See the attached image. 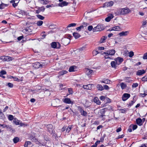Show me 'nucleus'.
Returning <instances> with one entry per match:
<instances>
[{
	"label": "nucleus",
	"mask_w": 147,
	"mask_h": 147,
	"mask_svg": "<svg viewBox=\"0 0 147 147\" xmlns=\"http://www.w3.org/2000/svg\"><path fill=\"white\" fill-rule=\"evenodd\" d=\"M138 86V84L137 83H134L132 85V87L133 88H136Z\"/></svg>",
	"instance_id": "obj_51"
},
{
	"label": "nucleus",
	"mask_w": 147,
	"mask_h": 147,
	"mask_svg": "<svg viewBox=\"0 0 147 147\" xmlns=\"http://www.w3.org/2000/svg\"><path fill=\"white\" fill-rule=\"evenodd\" d=\"M47 130L51 134H54L55 131L53 128V126L52 125L49 124L47 126Z\"/></svg>",
	"instance_id": "obj_4"
},
{
	"label": "nucleus",
	"mask_w": 147,
	"mask_h": 147,
	"mask_svg": "<svg viewBox=\"0 0 147 147\" xmlns=\"http://www.w3.org/2000/svg\"><path fill=\"white\" fill-rule=\"evenodd\" d=\"M67 71L66 70H62L59 71V72L58 74L59 76H61L64 74H66L67 73Z\"/></svg>",
	"instance_id": "obj_29"
},
{
	"label": "nucleus",
	"mask_w": 147,
	"mask_h": 147,
	"mask_svg": "<svg viewBox=\"0 0 147 147\" xmlns=\"http://www.w3.org/2000/svg\"><path fill=\"white\" fill-rule=\"evenodd\" d=\"M47 1L46 0H41L40 1V3L43 5L47 4Z\"/></svg>",
	"instance_id": "obj_41"
},
{
	"label": "nucleus",
	"mask_w": 147,
	"mask_h": 147,
	"mask_svg": "<svg viewBox=\"0 0 147 147\" xmlns=\"http://www.w3.org/2000/svg\"><path fill=\"white\" fill-rule=\"evenodd\" d=\"M114 4V2L113 1H110L109 2H107L105 3V5L107 7L112 6Z\"/></svg>",
	"instance_id": "obj_21"
},
{
	"label": "nucleus",
	"mask_w": 147,
	"mask_h": 147,
	"mask_svg": "<svg viewBox=\"0 0 147 147\" xmlns=\"http://www.w3.org/2000/svg\"><path fill=\"white\" fill-rule=\"evenodd\" d=\"M6 72L5 71L2 70L0 72V76H2V75L6 74Z\"/></svg>",
	"instance_id": "obj_43"
},
{
	"label": "nucleus",
	"mask_w": 147,
	"mask_h": 147,
	"mask_svg": "<svg viewBox=\"0 0 147 147\" xmlns=\"http://www.w3.org/2000/svg\"><path fill=\"white\" fill-rule=\"evenodd\" d=\"M105 49L104 47H98V49L100 50H104Z\"/></svg>",
	"instance_id": "obj_60"
},
{
	"label": "nucleus",
	"mask_w": 147,
	"mask_h": 147,
	"mask_svg": "<svg viewBox=\"0 0 147 147\" xmlns=\"http://www.w3.org/2000/svg\"><path fill=\"white\" fill-rule=\"evenodd\" d=\"M31 144V142L30 141L26 142L25 143L24 146L25 147H27L28 145H30Z\"/></svg>",
	"instance_id": "obj_39"
},
{
	"label": "nucleus",
	"mask_w": 147,
	"mask_h": 147,
	"mask_svg": "<svg viewBox=\"0 0 147 147\" xmlns=\"http://www.w3.org/2000/svg\"><path fill=\"white\" fill-rule=\"evenodd\" d=\"M73 35L76 39L78 38L80 36V35L77 32H74Z\"/></svg>",
	"instance_id": "obj_27"
},
{
	"label": "nucleus",
	"mask_w": 147,
	"mask_h": 147,
	"mask_svg": "<svg viewBox=\"0 0 147 147\" xmlns=\"http://www.w3.org/2000/svg\"><path fill=\"white\" fill-rule=\"evenodd\" d=\"M142 81L146 82L147 81V76H146L143 77L142 79Z\"/></svg>",
	"instance_id": "obj_46"
},
{
	"label": "nucleus",
	"mask_w": 147,
	"mask_h": 147,
	"mask_svg": "<svg viewBox=\"0 0 147 147\" xmlns=\"http://www.w3.org/2000/svg\"><path fill=\"white\" fill-rule=\"evenodd\" d=\"M23 38V36H21L18 37V38L17 39L18 40H20Z\"/></svg>",
	"instance_id": "obj_58"
},
{
	"label": "nucleus",
	"mask_w": 147,
	"mask_h": 147,
	"mask_svg": "<svg viewBox=\"0 0 147 147\" xmlns=\"http://www.w3.org/2000/svg\"><path fill=\"white\" fill-rule=\"evenodd\" d=\"M13 122H14V123L16 124V125H19L20 124H19V122L18 121H17L16 119H15L14 120H13Z\"/></svg>",
	"instance_id": "obj_57"
},
{
	"label": "nucleus",
	"mask_w": 147,
	"mask_h": 147,
	"mask_svg": "<svg viewBox=\"0 0 147 147\" xmlns=\"http://www.w3.org/2000/svg\"><path fill=\"white\" fill-rule=\"evenodd\" d=\"M43 23V21L41 20H40L37 22L36 24L37 25H38V26H41L42 24Z\"/></svg>",
	"instance_id": "obj_36"
},
{
	"label": "nucleus",
	"mask_w": 147,
	"mask_h": 147,
	"mask_svg": "<svg viewBox=\"0 0 147 147\" xmlns=\"http://www.w3.org/2000/svg\"><path fill=\"white\" fill-rule=\"evenodd\" d=\"M121 88L122 89H123L127 87L126 84L122 82L120 84Z\"/></svg>",
	"instance_id": "obj_33"
},
{
	"label": "nucleus",
	"mask_w": 147,
	"mask_h": 147,
	"mask_svg": "<svg viewBox=\"0 0 147 147\" xmlns=\"http://www.w3.org/2000/svg\"><path fill=\"white\" fill-rule=\"evenodd\" d=\"M85 47L84 46L83 47H82L80 48L79 49V51H82L84 50V49H85Z\"/></svg>",
	"instance_id": "obj_64"
},
{
	"label": "nucleus",
	"mask_w": 147,
	"mask_h": 147,
	"mask_svg": "<svg viewBox=\"0 0 147 147\" xmlns=\"http://www.w3.org/2000/svg\"><path fill=\"white\" fill-rule=\"evenodd\" d=\"M100 99L101 100H104L105 99V97L104 96H101L100 97Z\"/></svg>",
	"instance_id": "obj_62"
},
{
	"label": "nucleus",
	"mask_w": 147,
	"mask_h": 147,
	"mask_svg": "<svg viewBox=\"0 0 147 147\" xmlns=\"http://www.w3.org/2000/svg\"><path fill=\"white\" fill-rule=\"evenodd\" d=\"M112 82L109 80L108 79H105L104 80L101 81V82L102 83H104L106 84H110L111 82Z\"/></svg>",
	"instance_id": "obj_24"
},
{
	"label": "nucleus",
	"mask_w": 147,
	"mask_h": 147,
	"mask_svg": "<svg viewBox=\"0 0 147 147\" xmlns=\"http://www.w3.org/2000/svg\"><path fill=\"white\" fill-rule=\"evenodd\" d=\"M128 54L129 57H132L134 55V52L131 51L129 52Z\"/></svg>",
	"instance_id": "obj_45"
},
{
	"label": "nucleus",
	"mask_w": 147,
	"mask_h": 147,
	"mask_svg": "<svg viewBox=\"0 0 147 147\" xmlns=\"http://www.w3.org/2000/svg\"><path fill=\"white\" fill-rule=\"evenodd\" d=\"M72 128L71 126H69L67 128H66V131L68 133L69 132Z\"/></svg>",
	"instance_id": "obj_42"
},
{
	"label": "nucleus",
	"mask_w": 147,
	"mask_h": 147,
	"mask_svg": "<svg viewBox=\"0 0 147 147\" xmlns=\"http://www.w3.org/2000/svg\"><path fill=\"white\" fill-rule=\"evenodd\" d=\"M85 71L86 74L88 76H89L92 74L93 71L88 68H86L85 69Z\"/></svg>",
	"instance_id": "obj_16"
},
{
	"label": "nucleus",
	"mask_w": 147,
	"mask_h": 147,
	"mask_svg": "<svg viewBox=\"0 0 147 147\" xmlns=\"http://www.w3.org/2000/svg\"><path fill=\"white\" fill-rule=\"evenodd\" d=\"M76 67L75 66H72L69 69V71L70 72L74 71L76 69Z\"/></svg>",
	"instance_id": "obj_22"
},
{
	"label": "nucleus",
	"mask_w": 147,
	"mask_h": 147,
	"mask_svg": "<svg viewBox=\"0 0 147 147\" xmlns=\"http://www.w3.org/2000/svg\"><path fill=\"white\" fill-rule=\"evenodd\" d=\"M105 90H108L109 89V87L107 85H105L103 86Z\"/></svg>",
	"instance_id": "obj_53"
},
{
	"label": "nucleus",
	"mask_w": 147,
	"mask_h": 147,
	"mask_svg": "<svg viewBox=\"0 0 147 147\" xmlns=\"http://www.w3.org/2000/svg\"><path fill=\"white\" fill-rule=\"evenodd\" d=\"M143 58L144 59H147V53H145L143 57Z\"/></svg>",
	"instance_id": "obj_52"
},
{
	"label": "nucleus",
	"mask_w": 147,
	"mask_h": 147,
	"mask_svg": "<svg viewBox=\"0 0 147 147\" xmlns=\"http://www.w3.org/2000/svg\"><path fill=\"white\" fill-rule=\"evenodd\" d=\"M113 17L114 16L113 15L110 13L109 14L108 16L105 19V21L107 22H109Z\"/></svg>",
	"instance_id": "obj_12"
},
{
	"label": "nucleus",
	"mask_w": 147,
	"mask_h": 147,
	"mask_svg": "<svg viewBox=\"0 0 147 147\" xmlns=\"http://www.w3.org/2000/svg\"><path fill=\"white\" fill-rule=\"evenodd\" d=\"M46 64L45 63H40L39 62H36L33 64V67L35 68H44L45 67Z\"/></svg>",
	"instance_id": "obj_2"
},
{
	"label": "nucleus",
	"mask_w": 147,
	"mask_h": 147,
	"mask_svg": "<svg viewBox=\"0 0 147 147\" xmlns=\"http://www.w3.org/2000/svg\"><path fill=\"white\" fill-rule=\"evenodd\" d=\"M70 39L67 37L63 38L62 39L61 42L62 43L65 45H68L70 42Z\"/></svg>",
	"instance_id": "obj_8"
},
{
	"label": "nucleus",
	"mask_w": 147,
	"mask_h": 147,
	"mask_svg": "<svg viewBox=\"0 0 147 147\" xmlns=\"http://www.w3.org/2000/svg\"><path fill=\"white\" fill-rule=\"evenodd\" d=\"M68 91L70 94H72L73 93V91L72 89L71 88H69L68 89Z\"/></svg>",
	"instance_id": "obj_56"
},
{
	"label": "nucleus",
	"mask_w": 147,
	"mask_h": 147,
	"mask_svg": "<svg viewBox=\"0 0 147 147\" xmlns=\"http://www.w3.org/2000/svg\"><path fill=\"white\" fill-rule=\"evenodd\" d=\"M130 96V95L128 93H124L122 96V100L123 101H125L127 100Z\"/></svg>",
	"instance_id": "obj_9"
},
{
	"label": "nucleus",
	"mask_w": 147,
	"mask_h": 147,
	"mask_svg": "<svg viewBox=\"0 0 147 147\" xmlns=\"http://www.w3.org/2000/svg\"><path fill=\"white\" fill-rule=\"evenodd\" d=\"M39 10H40V11H42L43 12L44 11L45 8L44 7L42 6L41 7H39L38 8Z\"/></svg>",
	"instance_id": "obj_40"
},
{
	"label": "nucleus",
	"mask_w": 147,
	"mask_h": 147,
	"mask_svg": "<svg viewBox=\"0 0 147 147\" xmlns=\"http://www.w3.org/2000/svg\"><path fill=\"white\" fill-rule=\"evenodd\" d=\"M142 120L140 118H138L136 119L137 124L139 125H142Z\"/></svg>",
	"instance_id": "obj_25"
},
{
	"label": "nucleus",
	"mask_w": 147,
	"mask_h": 147,
	"mask_svg": "<svg viewBox=\"0 0 147 147\" xmlns=\"http://www.w3.org/2000/svg\"><path fill=\"white\" fill-rule=\"evenodd\" d=\"M78 110L82 115L84 117H86L87 116V113L84 110L82 107L79 106L78 107Z\"/></svg>",
	"instance_id": "obj_5"
},
{
	"label": "nucleus",
	"mask_w": 147,
	"mask_h": 147,
	"mask_svg": "<svg viewBox=\"0 0 147 147\" xmlns=\"http://www.w3.org/2000/svg\"><path fill=\"white\" fill-rule=\"evenodd\" d=\"M96 87L98 90L102 91L104 90L103 87L101 85L99 84L97 85Z\"/></svg>",
	"instance_id": "obj_32"
},
{
	"label": "nucleus",
	"mask_w": 147,
	"mask_h": 147,
	"mask_svg": "<svg viewBox=\"0 0 147 147\" xmlns=\"http://www.w3.org/2000/svg\"><path fill=\"white\" fill-rule=\"evenodd\" d=\"M113 31H119L120 30L121 28L119 26H115L112 28Z\"/></svg>",
	"instance_id": "obj_31"
},
{
	"label": "nucleus",
	"mask_w": 147,
	"mask_h": 147,
	"mask_svg": "<svg viewBox=\"0 0 147 147\" xmlns=\"http://www.w3.org/2000/svg\"><path fill=\"white\" fill-rule=\"evenodd\" d=\"M121 130V127H119L116 130V132H118L120 131Z\"/></svg>",
	"instance_id": "obj_61"
},
{
	"label": "nucleus",
	"mask_w": 147,
	"mask_h": 147,
	"mask_svg": "<svg viewBox=\"0 0 147 147\" xmlns=\"http://www.w3.org/2000/svg\"><path fill=\"white\" fill-rule=\"evenodd\" d=\"M135 102H134L133 101H131L129 103V105L130 106H132L133 104Z\"/></svg>",
	"instance_id": "obj_59"
},
{
	"label": "nucleus",
	"mask_w": 147,
	"mask_h": 147,
	"mask_svg": "<svg viewBox=\"0 0 147 147\" xmlns=\"http://www.w3.org/2000/svg\"><path fill=\"white\" fill-rule=\"evenodd\" d=\"M99 53L98 52V51H97L96 50H94L92 52L93 55L94 56L96 55Z\"/></svg>",
	"instance_id": "obj_44"
},
{
	"label": "nucleus",
	"mask_w": 147,
	"mask_h": 147,
	"mask_svg": "<svg viewBox=\"0 0 147 147\" xmlns=\"http://www.w3.org/2000/svg\"><path fill=\"white\" fill-rule=\"evenodd\" d=\"M63 102L66 104H70L72 102L70 99L68 98H65L63 100Z\"/></svg>",
	"instance_id": "obj_20"
},
{
	"label": "nucleus",
	"mask_w": 147,
	"mask_h": 147,
	"mask_svg": "<svg viewBox=\"0 0 147 147\" xmlns=\"http://www.w3.org/2000/svg\"><path fill=\"white\" fill-rule=\"evenodd\" d=\"M105 111L104 109H102L100 110L98 112V115L99 117L101 118H103L105 116Z\"/></svg>",
	"instance_id": "obj_14"
},
{
	"label": "nucleus",
	"mask_w": 147,
	"mask_h": 147,
	"mask_svg": "<svg viewBox=\"0 0 147 147\" xmlns=\"http://www.w3.org/2000/svg\"><path fill=\"white\" fill-rule=\"evenodd\" d=\"M115 60L116 61L117 63L119 65L123 61V58H121L120 57H118L117 58H115Z\"/></svg>",
	"instance_id": "obj_11"
},
{
	"label": "nucleus",
	"mask_w": 147,
	"mask_h": 147,
	"mask_svg": "<svg viewBox=\"0 0 147 147\" xmlns=\"http://www.w3.org/2000/svg\"><path fill=\"white\" fill-rule=\"evenodd\" d=\"M131 11V10L128 8L125 7L123 8L118 9L115 13L117 15L127 14Z\"/></svg>",
	"instance_id": "obj_1"
},
{
	"label": "nucleus",
	"mask_w": 147,
	"mask_h": 147,
	"mask_svg": "<svg viewBox=\"0 0 147 147\" xmlns=\"http://www.w3.org/2000/svg\"><path fill=\"white\" fill-rule=\"evenodd\" d=\"M76 24L75 23H71L69 24L67 28H68L70 27H71L75 26L76 25Z\"/></svg>",
	"instance_id": "obj_38"
},
{
	"label": "nucleus",
	"mask_w": 147,
	"mask_h": 147,
	"mask_svg": "<svg viewBox=\"0 0 147 147\" xmlns=\"http://www.w3.org/2000/svg\"><path fill=\"white\" fill-rule=\"evenodd\" d=\"M36 16L38 19L41 20H43L45 18L44 17L39 14L37 15Z\"/></svg>",
	"instance_id": "obj_34"
},
{
	"label": "nucleus",
	"mask_w": 147,
	"mask_h": 147,
	"mask_svg": "<svg viewBox=\"0 0 147 147\" xmlns=\"http://www.w3.org/2000/svg\"><path fill=\"white\" fill-rule=\"evenodd\" d=\"M51 47L54 49H59L61 47L59 43L58 42H53L51 44Z\"/></svg>",
	"instance_id": "obj_6"
},
{
	"label": "nucleus",
	"mask_w": 147,
	"mask_h": 147,
	"mask_svg": "<svg viewBox=\"0 0 147 147\" xmlns=\"http://www.w3.org/2000/svg\"><path fill=\"white\" fill-rule=\"evenodd\" d=\"M93 26H90L88 27V30L89 31H91L93 30Z\"/></svg>",
	"instance_id": "obj_49"
},
{
	"label": "nucleus",
	"mask_w": 147,
	"mask_h": 147,
	"mask_svg": "<svg viewBox=\"0 0 147 147\" xmlns=\"http://www.w3.org/2000/svg\"><path fill=\"white\" fill-rule=\"evenodd\" d=\"M129 33V31H123L120 32L119 34L120 36H125L127 35Z\"/></svg>",
	"instance_id": "obj_18"
},
{
	"label": "nucleus",
	"mask_w": 147,
	"mask_h": 147,
	"mask_svg": "<svg viewBox=\"0 0 147 147\" xmlns=\"http://www.w3.org/2000/svg\"><path fill=\"white\" fill-rule=\"evenodd\" d=\"M12 78H14V80L17 81H20L19 79H18L17 78L15 77V78H14L13 76H12Z\"/></svg>",
	"instance_id": "obj_63"
},
{
	"label": "nucleus",
	"mask_w": 147,
	"mask_h": 147,
	"mask_svg": "<svg viewBox=\"0 0 147 147\" xmlns=\"http://www.w3.org/2000/svg\"><path fill=\"white\" fill-rule=\"evenodd\" d=\"M7 85L10 88H12L13 86V84L12 83H8L7 84Z\"/></svg>",
	"instance_id": "obj_54"
},
{
	"label": "nucleus",
	"mask_w": 147,
	"mask_h": 147,
	"mask_svg": "<svg viewBox=\"0 0 147 147\" xmlns=\"http://www.w3.org/2000/svg\"><path fill=\"white\" fill-rule=\"evenodd\" d=\"M22 16V15L20 13H17V14L15 15V16L17 17H21Z\"/></svg>",
	"instance_id": "obj_55"
},
{
	"label": "nucleus",
	"mask_w": 147,
	"mask_h": 147,
	"mask_svg": "<svg viewBox=\"0 0 147 147\" xmlns=\"http://www.w3.org/2000/svg\"><path fill=\"white\" fill-rule=\"evenodd\" d=\"M137 127L138 126L136 125H131L130 126V127H131L133 130L136 129Z\"/></svg>",
	"instance_id": "obj_37"
},
{
	"label": "nucleus",
	"mask_w": 147,
	"mask_h": 147,
	"mask_svg": "<svg viewBox=\"0 0 147 147\" xmlns=\"http://www.w3.org/2000/svg\"><path fill=\"white\" fill-rule=\"evenodd\" d=\"M84 28V26L83 25L79 27H78L76 28V29L77 30L80 31L81 29L83 28Z\"/></svg>",
	"instance_id": "obj_48"
},
{
	"label": "nucleus",
	"mask_w": 147,
	"mask_h": 147,
	"mask_svg": "<svg viewBox=\"0 0 147 147\" xmlns=\"http://www.w3.org/2000/svg\"><path fill=\"white\" fill-rule=\"evenodd\" d=\"M94 102L96 103L97 105H100V100H99L98 98L96 97L94 98Z\"/></svg>",
	"instance_id": "obj_26"
},
{
	"label": "nucleus",
	"mask_w": 147,
	"mask_h": 147,
	"mask_svg": "<svg viewBox=\"0 0 147 147\" xmlns=\"http://www.w3.org/2000/svg\"><path fill=\"white\" fill-rule=\"evenodd\" d=\"M33 142H35L36 144L39 145L40 146H42L43 144L42 143H40L38 140L36 139L35 138H33L32 140Z\"/></svg>",
	"instance_id": "obj_23"
},
{
	"label": "nucleus",
	"mask_w": 147,
	"mask_h": 147,
	"mask_svg": "<svg viewBox=\"0 0 147 147\" xmlns=\"http://www.w3.org/2000/svg\"><path fill=\"white\" fill-rule=\"evenodd\" d=\"M111 66L113 68H114L115 69H116L117 67V66L118 65V64L117 63V62L115 60V61H111Z\"/></svg>",
	"instance_id": "obj_13"
},
{
	"label": "nucleus",
	"mask_w": 147,
	"mask_h": 147,
	"mask_svg": "<svg viewBox=\"0 0 147 147\" xmlns=\"http://www.w3.org/2000/svg\"><path fill=\"white\" fill-rule=\"evenodd\" d=\"M92 84H88L87 85H83V87L85 89L91 90L92 89Z\"/></svg>",
	"instance_id": "obj_15"
},
{
	"label": "nucleus",
	"mask_w": 147,
	"mask_h": 147,
	"mask_svg": "<svg viewBox=\"0 0 147 147\" xmlns=\"http://www.w3.org/2000/svg\"><path fill=\"white\" fill-rule=\"evenodd\" d=\"M4 117V115L3 113L0 111V118L3 119Z\"/></svg>",
	"instance_id": "obj_50"
},
{
	"label": "nucleus",
	"mask_w": 147,
	"mask_h": 147,
	"mask_svg": "<svg viewBox=\"0 0 147 147\" xmlns=\"http://www.w3.org/2000/svg\"><path fill=\"white\" fill-rule=\"evenodd\" d=\"M4 61H9L12 60V58L9 56H4L2 57L1 58Z\"/></svg>",
	"instance_id": "obj_10"
},
{
	"label": "nucleus",
	"mask_w": 147,
	"mask_h": 147,
	"mask_svg": "<svg viewBox=\"0 0 147 147\" xmlns=\"http://www.w3.org/2000/svg\"><path fill=\"white\" fill-rule=\"evenodd\" d=\"M145 71L144 69L138 70L137 72L136 75L138 76H140L145 73Z\"/></svg>",
	"instance_id": "obj_17"
},
{
	"label": "nucleus",
	"mask_w": 147,
	"mask_h": 147,
	"mask_svg": "<svg viewBox=\"0 0 147 147\" xmlns=\"http://www.w3.org/2000/svg\"><path fill=\"white\" fill-rule=\"evenodd\" d=\"M115 53V51L114 49H111L108 50L106 52H104L103 53L102 55L108 54L111 55H113Z\"/></svg>",
	"instance_id": "obj_7"
},
{
	"label": "nucleus",
	"mask_w": 147,
	"mask_h": 147,
	"mask_svg": "<svg viewBox=\"0 0 147 147\" xmlns=\"http://www.w3.org/2000/svg\"><path fill=\"white\" fill-rule=\"evenodd\" d=\"M107 37H105V36H102L100 38V40L99 41L100 43H104L105 42V40L107 38Z\"/></svg>",
	"instance_id": "obj_28"
},
{
	"label": "nucleus",
	"mask_w": 147,
	"mask_h": 147,
	"mask_svg": "<svg viewBox=\"0 0 147 147\" xmlns=\"http://www.w3.org/2000/svg\"><path fill=\"white\" fill-rule=\"evenodd\" d=\"M68 4V3L65 1H63L61 3L59 4V5L60 7H63L67 5Z\"/></svg>",
	"instance_id": "obj_19"
},
{
	"label": "nucleus",
	"mask_w": 147,
	"mask_h": 147,
	"mask_svg": "<svg viewBox=\"0 0 147 147\" xmlns=\"http://www.w3.org/2000/svg\"><path fill=\"white\" fill-rule=\"evenodd\" d=\"M7 4H5L2 3L0 5V9H4L5 7H7Z\"/></svg>",
	"instance_id": "obj_30"
},
{
	"label": "nucleus",
	"mask_w": 147,
	"mask_h": 147,
	"mask_svg": "<svg viewBox=\"0 0 147 147\" xmlns=\"http://www.w3.org/2000/svg\"><path fill=\"white\" fill-rule=\"evenodd\" d=\"M8 119L10 121L12 120L13 119V116L11 115H9L8 117Z\"/></svg>",
	"instance_id": "obj_47"
},
{
	"label": "nucleus",
	"mask_w": 147,
	"mask_h": 147,
	"mask_svg": "<svg viewBox=\"0 0 147 147\" xmlns=\"http://www.w3.org/2000/svg\"><path fill=\"white\" fill-rule=\"evenodd\" d=\"M104 29V27L103 25L98 24L97 26L94 28L93 30V32L100 31Z\"/></svg>",
	"instance_id": "obj_3"
},
{
	"label": "nucleus",
	"mask_w": 147,
	"mask_h": 147,
	"mask_svg": "<svg viewBox=\"0 0 147 147\" xmlns=\"http://www.w3.org/2000/svg\"><path fill=\"white\" fill-rule=\"evenodd\" d=\"M19 140V138L17 137H15L13 139V141L14 143H16Z\"/></svg>",
	"instance_id": "obj_35"
}]
</instances>
